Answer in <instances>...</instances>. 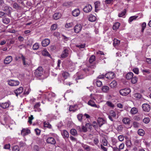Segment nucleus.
Returning <instances> with one entry per match:
<instances>
[{
  "mask_svg": "<svg viewBox=\"0 0 151 151\" xmlns=\"http://www.w3.org/2000/svg\"><path fill=\"white\" fill-rule=\"evenodd\" d=\"M43 69L42 67H39L35 71V75L37 78H40L43 74Z\"/></svg>",
  "mask_w": 151,
  "mask_h": 151,
  "instance_id": "f257e3e1",
  "label": "nucleus"
},
{
  "mask_svg": "<svg viewBox=\"0 0 151 151\" xmlns=\"http://www.w3.org/2000/svg\"><path fill=\"white\" fill-rule=\"evenodd\" d=\"M130 89L128 88H125L121 89L119 91L120 95L123 96H126L130 92Z\"/></svg>",
  "mask_w": 151,
  "mask_h": 151,
  "instance_id": "f03ea898",
  "label": "nucleus"
},
{
  "mask_svg": "<svg viewBox=\"0 0 151 151\" xmlns=\"http://www.w3.org/2000/svg\"><path fill=\"white\" fill-rule=\"evenodd\" d=\"M2 9L5 12L6 14H8L9 16H10L11 11L12 9L11 7L7 6L5 4L4 6L2 7Z\"/></svg>",
  "mask_w": 151,
  "mask_h": 151,
  "instance_id": "7ed1b4c3",
  "label": "nucleus"
},
{
  "mask_svg": "<svg viewBox=\"0 0 151 151\" xmlns=\"http://www.w3.org/2000/svg\"><path fill=\"white\" fill-rule=\"evenodd\" d=\"M8 84L11 86H16L19 84V82L17 80H10L7 81Z\"/></svg>",
  "mask_w": 151,
  "mask_h": 151,
  "instance_id": "20e7f679",
  "label": "nucleus"
},
{
  "mask_svg": "<svg viewBox=\"0 0 151 151\" xmlns=\"http://www.w3.org/2000/svg\"><path fill=\"white\" fill-rule=\"evenodd\" d=\"M23 64L25 67H28L31 64V62L30 60L29 61H26V59L25 57L22 55H21V58Z\"/></svg>",
  "mask_w": 151,
  "mask_h": 151,
  "instance_id": "39448f33",
  "label": "nucleus"
},
{
  "mask_svg": "<svg viewBox=\"0 0 151 151\" xmlns=\"http://www.w3.org/2000/svg\"><path fill=\"white\" fill-rule=\"evenodd\" d=\"M69 50V48H67L64 49V50L62 52L61 55V57L62 58H65L67 57L68 55V51Z\"/></svg>",
  "mask_w": 151,
  "mask_h": 151,
  "instance_id": "423d86ee",
  "label": "nucleus"
},
{
  "mask_svg": "<svg viewBox=\"0 0 151 151\" xmlns=\"http://www.w3.org/2000/svg\"><path fill=\"white\" fill-rule=\"evenodd\" d=\"M12 57L11 56H8L4 60V63L5 64H9L12 60Z\"/></svg>",
  "mask_w": 151,
  "mask_h": 151,
  "instance_id": "0eeeda50",
  "label": "nucleus"
},
{
  "mask_svg": "<svg viewBox=\"0 0 151 151\" xmlns=\"http://www.w3.org/2000/svg\"><path fill=\"white\" fill-rule=\"evenodd\" d=\"M142 108L145 111L149 112L150 110V106L147 104H144L142 105Z\"/></svg>",
  "mask_w": 151,
  "mask_h": 151,
  "instance_id": "6e6552de",
  "label": "nucleus"
},
{
  "mask_svg": "<svg viewBox=\"0 0 151 151\" xmlns=\"http://www.w3.org/2000/svg\"><path fill=\"white\" fill-rule=\"evenodd\" d=\"M88 104L93 107H96L99 108L100 107L99 105L97 106L95 103L94 101L92 100L91 99L88 102Z\"/></svg>",
  "mask_w": 151,
  "mask_h": 151,
  "instance_id": "1a4fd4ad",
  "label": "nucleus"
},
{
  "mask_svg": "<svg viewBox=\"0 0 151 151\" xmlns=\"http://www.w3.org/2000/svg\"><path fill=\"white\" fill-rule=\"evenodd\" d=\"M10 104V102L8 101L7 102L0 103V106L3 109H6L9 107Z\"/></svg>",
  "mask_w": 151,
  "mask_h": 151,
  "instance_id": "9d476101",
  "label": "nucleus"
},
{
  "mask_svg": "<svg viewBox=\"0 0 151 151\" xmlns=\"http://www.w3.org/2000/svg\"><path fill=\"white\" fill-rule=\"evenodd\" d=\"M92 9V7L91 5L87 4L83 8V11L86 13L90 12L91 11Z\"/></svg>",
  "mask_w": 151,
  "mask_h": 151,
  "instance_id": "9b49d317",
  "label": "nucleus"
},
{
  "mask_svg": "<svg viewBox=\"0 0 151 151\" xmlns=\"http://www.w3.org/2000/svg\"><path fill=\"white\" fill-rule=\"evenodd\" d=\"M114 73L112 72H109L105 75V77L108 79H110L113 78L114 77Z\"/></svg>",
  "mask_w": 151,
  "mask_h": 151,
  "instance_id": "f8f14e48",
  "label": "nucleus"
},
{
  "mask_svg": "<svg viewBox=\"0 0 151 151\" xmlns=\"http://www.w3.org/2000/svg\"><path fill=\"white\" fill-rule=\"evenodd\" d=\"M82 26L80 24H76L74 28V32L77 33L79 32L81 30Z\"/></svg>",
  "mask_w": 151,
  "mask_h": 151,
  "instance_id": "ddd939ff",
  "label": "nucleus"
},
{
  "mask_svg": "<svg viewBox=\"0 0 151 151\" xmlns=\"http://www.w3.org/2000/svg\"><path fill=\"white\" fill-rule=\"evenodd\" d=\"M50 42V40L47 38H46L43 40L42 42V44L43 47H46L48 46Z\"/></svg>",
  "mask_w": 151,
  "mask_h": 151,
  "instance_id": "4468645a",
  "label": "nucleus"
},
{
  "mask_svg": "<svg viewBox=\"0 0 151 151\" xmlns=\"http://www.w3.org/2000/svg\"><path fill=\"white\" fill-rule=\"evenodd\" d=\"M98 123L100 127L106 123V121L102 118H99L97 120Z\"/></svg>",
  "mask_w": 151,
  "mask_h": 151,
  "instance_id": "2eb2a0df",
  "label": "nucleus"
},
{
  "mask_svg": "<svg viewBox=\"0 0 151 151\" xmlns=\"http://www.w3.org/2000/svg\"><path fill=\"white\" fill-rule=\"evenodd\" d=\"M80 12V10L78 9H76L72 11V14L74 17H77L79 15Z\"/></svg>",
  "mask_w": 151,
  "mask_h": 151,
  "instance_id": "dca6fc26",
  "label": "nucleus"
},
{
  "mask_svg": "<svg viewBox=\"0 0 151 151\" xmlns=\"http://www.w3.org/2000/svg\"><path fill=\"white\" fill-rule=\"evenodd\" d=\"M23 90V88L22 87H20L18 88L14 91V93L17 96L22 93Z\"/></svg>",
  "mask_w": 151,
  "mask_h": 151,
  "instance_id": "f3484780",
  "label": "nucleus"
},
{
  "mask_svg": "<svg viewBox=\"0 0 151 151\" xmlns=\"http://www.w3.org/2000/svg\"><path fill=\"white\" fill-rule=\"evenodd\" d=\"M47 142L48 143L53 145L55 144L56 143L55 140V139L52 137L48 138L47 139Z\"/></svg>",
  "mask_w": 151,
  "mask_h": 151,
  "instance_id": "a211bd4d",
  "label": "nucleus"
},
{
  "mask_svg": "<svg viewBox=\"0 0 151 151\" xmlns=\"http://www.w3.org/2000/svg\"><path fill=\"white\" fill-rule=\"evenodd\" d=\"M61 134L64 139H68L69 138V135L68 132L65 130H64L61 132Z\"/></svg>",
  "mask_w": 151,
  "mask_h": 151,
  "instance_id": "6ab92c4d",
  "label": "nucleus"
},
{
  "mask_svg": "<svg viewBox=\"0 0 151 151\" xmlns=\"http://www.w3.org/2000/svg\"><path fill=\"white\" fill-rule=\"evenodd\" d=\"M30 132V131L29 130L24 129L21 131V134L23 136H25L29 133Z\"/></svg>",
  "mask_w": 151,
  "mask_h": 151,
  "instance_id": "aec40b11",
  "label": "nucleus"
},
{
  "mask_svg": "<svg viewBox=\"0 0 151 151\" xmlns=\"http://www.w3.org/2000/svg\"><path fill=\"white\" fill-rule=\"evenodd\" d=\"M123 123L129 125L130 123V120L129 118L125 117L122 120Z\"/></svg>",
  "mask_w": 151,
  "mask_h": 151,
  "instance_id": "412c9836",
  "label": "nucleus"
},
{
  "mask_svg": "<svg viewBox=\"0 0 151 151\" xmlns=\"http://www.w3.org/2000/svg\"><path fill=\"white\" fill-rule=\"evenodd\" d=\"M40 105V102H38L36 103L34 106V109H35V111H41L40 109V108H38L39 107Z\"/></svg>",
  "mask_w": 151,
  "mask_h": 151,
  "instance_id": "4be33fe9",
  "label": "nucleus"
},
{
  "mask_svg": "<svg viewBox=\"0 0 151 151\" xmlns=\"http://www.w3.org/2000/svg\"><path fill=\"white\" fill-rule=\"evenodd\" d=\"M62 76L64 79H66L69 77L70 74L68 72L63 71L62 73Z\"/></svg>",
  "mask_w": 151,
  "mask_h": 151,
  "instance_id": "5701e85b",
  "label": "nucleus"
},
{
  "mask_svg": "<svg viewBox=\"0 0 151 151\" xmlns=\"http://www.w3.org/2000/svg\"><path fill=\"white\" fill-rule=\"evenodd\" d=\"M117 84L116 81H113L110 84V87L112 88H115Z\"/></svg>",
  "mask_w": 151,
  "mask_h": 151,
  "instance_id": "b1692460",
  "label": "nucleus"
},
{
  "mask_svg": "<svg viewBox=\"0 0 151 151\" xmlns=\"http://www.w3.org/2000/svg\"><path fill=\"white\" fill-rule=\"evenodd\" d=\"M138 112L137 109L135 107L132 108L130 110V113L132 114H134Z\"/></svg>",
  "mask_w": 151,
  "mask_h": 151,
  "instance_id": "393cba45",
  "label": "nucleus"
},
{
  "mask_svg": "<svg viewBox=\"0 0 151 151\" xmlns=\"http://www.w3.org/2000/svg\"><path fill=\"white\" fill-rule=\"evenodd\" d=\"M96 17L92 15H90L89 17V20L91 22H94L96 21Z\"/></svg>",
  "mask_w": 151,
  "mask_h": 151,
  "instance_id": "a878e982",
  "label": "nucleus"
},
{
  "mask_svg": "<svg viewBox=\"0 0 151 151\" xmlns=\"http://www.w3.org/2000/svg\"><path fill=\"white\" fill-rule=\"evenodd\" d=\"M96 83L98 87H100L102 85V82L99 80H94L93 81V83Z\"/></svg>",
  "mask_w": 151,
  "mask_h": 151,
  "instance_id": "bb28decb",
  "label": "nucleus"
},
{
  "mask_svg": "<svg viewBox=\"0 0 151 151\" xmlns=\"http://www.w3.org/2000/svg\"><path fill=\"white\" fill-rule=\"evenodd\" d=\"M109 90V88L107 86H104L102 88V90L104 92L107 93Z\"/></svg>",
  "mask_w": 151,
  "mask_h": 151,
  "instance_id": "cd10ccee",
  "label": "nucleus"
},
{
  "mask_svg": "<svg viewBox=\"0 0 151 151\" xmlns=\"http://www.w3.org/2000/svg\"><path fill=\"white\" fill-rule=\"evenodd\" d=\"M60 17V14L58 13H55L53 15V17L54 19L57 20Z\"/></svg>",
  "mask_w": 151,
  "mask_h": 151,
  "instance_id": "c85d7f7f",
  "label": "nucleus"
},
{
  "mask_svg": "<svg viewBox=\"0 0 151 151\" xmlns=\"http://www.w3.org/2000/svg\"><path fill=\"white\" fill-rule=\"evenodd\" d=\"M120 26V23L118 22L115 23L113 27L114 30H116Z\"/></svg>",
  "mask_w": 151,
  "mask_h": 151,
  "instance_id": "c756f323",
  "label": "nucleus"
},
{
  "mask_svg": "<svg viewBox=\"0 0 151 151\" xmlns=\"http://www.w3.org/2000/svg\"><path fill=\"white\" fill-rule=\"evenodd\" d=\"M133 74L132 72H129L128 73L126 76V78L127 79H131L133 76Z\"/></svg>",
  "mask_w": 151,
  "mask_h": 151,
  "instance_id": "7c9ffc66",
  "label": "nucleus"
},
{
  "mask_svg": "<svg viewBox=\"0 0 151 151\" xmlns=\"http://www.w3.org/2000/svg\"><path fill=\"white\" fill-rule=\"evenodd\" d=\"M97 96H99L100 97H101V95L97 94H95L94 96L92 94H91L90 95L91 99H93L95 100H96L97 98L96 97H97Z\"/></svg>",
  "mask_w": 151,
  "mask_h": 151,
  "instance_id": "2f4dec72",
  "label": "nucleus"
},
{
  "mask_svg": "<svg viewBox=\"0 0 151 151\" xmlns=\"http://www.w3.org/2000/svg\"><path fill=\"white\" fill-rule=\"evenodd\" d=\"M2 22L3 23L6 24H7L10 22V20L9 19L5 17L3 19Z\"/></svg>",
  "mask_w": 151,
  "mask_h": 151,
  "instance_id": "473e14b6",
  "label": "nucleus"
},
{
  "mask_svg": "<svg viewBox=\"0 0 151 151\" xmlns=\"http://www.w3.org/2000/svg\"><path fill=\"white\" fill-rule=\"evenodd\" d=\"M83 147L87 151H89L91 150L90 147L88 145H86L83 144L82 145Z\"/></svg>",
  "mask_w": 151,
  "mask_h": 151,
  "instance_id": "72a5a7b5",
  "label": "nucleus"
},
{
  "mask_svg": "<svg viewBox=\"0 0 151 151\" xmlns=\"http://www.w3.org/2000/svg\"><path fill=\"white\" fill-rule=\"evenodd\" d=\"M71 134L74 136H76L77 135V132L76 130L75 129H71L70 130Z\"/></svg>",
  "mask_w": 151,
  "mask_h": 151,
  "instance_id": "f704fd0d",
  "label": "nucleus"
},
{
  "mask_svg": "<svg viewBox=\"0 0 151 151\" xmlns=\"http://www.w3.org/2000/svg\"><path fill=\"white\" fill-rule=\"evenodd\" d=\"M138 80V78L136 77H132L131 78V82L133 84H135L136 83Z\"/></svg>",
  "mask_w": 151,
  "mask_h": 151,
  "instance_id": "c9c22d12",
  "label": "nucleus"
},
{
  "mask_svg": "<svg viewBox=\"0 0 151 151\" xmlns=\"http://www.w3.org/2000/svg\"><path fill=\"white\" fill-rule=\"evenodd\" d=\"M42 55L44 56H49L50 55L46 49H44L42 52Z\"/></svg>",
  "mask_w": 151,
  "mask_h": 151,
  "instance_id": "e433bc0d",
  "label": "nucleus"
},
{
  "mask_svg": "<svg viewBox=\"0 0 151 151\" xmlns=\"http://www.w3.org/2000/svg\"><path fill=\"white\" fill-rule=\"evenodd\" d=\"M138 134L140 136H143L145 134V131L142 129H139L138 131Z\"/></svg>",
  "mask_w": 151,
  "mask_h": 151,
  "instance_id": "4c0bfd02",
  "label": "nucleus"
},
{
  "mask_svg": "<svg viewBox=\"0 0 151 151\" xmlns=\"http://www.w3.org/2000/svg\"><path fill=\"white\" fill-rule=\"evenodd\" d=\"M44 124L45 127H47L49 128H51L52 127L51 125L48 122H44Z\"/></svg>",
  "mask_w": 151,
  "mask_h": 151,
  "instance_id": "58836bf2",
  "label": "nucleus"
},
{
  "mask_svg": "<svg viewBox=\"0 0 151 151\" xmlns=\"http://www.w3.org/2000/svg\"><path fill=\"white\" fill-rule=\"evenodd\" d=\"M39 45L37 43H35L33 46V49L34 50H36L39 48Z\"/></svg>",
  "mask_w": 151,
  "mask_h": 151,
  "instance_id": "ea45409f",
  "label": "nucleus"
},
{
  "mask_svg": "<svg viewBox=\"0 0 151 151\" xmlns=\"http://www.w3.org/2000/svg\"><path fill=\"white\" fill-rule=\"evenodd\" d=\"M137 16H133L130 17L129 19V23L132 22L133 20L135 19L137 17Z\"/></svg>",
  "mask_w": 151,
  "mask_h": 151,
  "instance_id": "a19ab883",
  "label": "nucleus"
},
{
  "mask_svg": "<svg viewBox=\"0 0 151 151\" xmlns=\"http://www.w3.org/2000/svg\"><path fill=\"white\" fill-rule=\"evenodd\" d=\"M113 118H115L116 116V114L113 111H110V115H109Z\"/></svg>",
  "mask_w": 151,
  "mask_h": 151,
  "instance_id": "79ce46f5",
  "label": "nucleus"
},
{
  "mask_svg": "<svg viewBox=\"0 0 151 151\" xmlns=\"http://www.w3.org/2000/svg\"><path fill=\"white\" fill-rule=\"evenodd\" d=\"M13 151H19V148L18 146L15 145L12 147Z\"/></svg>",
  "mask_w": 151,
  "mask_h": 151,
  "instance_id": "37998d69",
  "label": "nucleus"
},
{
  "mask_svg": "<svg viewBox=\"0 0 151 151\" xmlns=\"http://www.w3.org/2000/svg\"><path fill=\"white\" fill-rule=\"evenodd\" d=\"M126 10L125 9L124 11L122 12L121 13H120L118 14V16L119 17H122L125 15L126 13Z\"/></svg>",
  "mask_w": 151,
  "mask_h": 151,
  "instance_id": "c03bdc74",
  "label": "nucleus"
},
{
  "mask_svg": "<svg viewBox=\"0 0 151 151\" xmlns=\"http://www.w3.org/2000/svg\"><path fill=\"white\" fill-rule=\"evenodd\" d=\"M95 60V56L92 55L90 58L89 61L90 63H92L93 61H94Z\"/></svg>",
  "mask_w": 151,
  "mask_h": 151,
  "instance_id": "a18cd8bd",
  "label": "nucleus"
},
{
  "mask_svg": "<svg viewBox=\"0 0 151 151\" xmlns=\"http://www.w3.org/2000/svg\"><path fill=\"white\" fill-rule=\"evenodd\" d=\"M150 119L149 117H146L143 120V122L145 124H148L150 121Z\"/></svg>",
  "mask_w": 151,
  "mask_h": 151,
  "instance_id": "49530a36",
  "label": "nucleus"
},
{
  "mask_svg": "<svg viewBox=\"0 0 151 151\" xmlns=\"http://www.w3.org/2000/svg\"><path fill=\"white\" fill-rule=\"evenodd\" d=\"M120 42V41L116 39H114V45H118Z\"/></svg>",
  "mask_w": 151,
  "mask_h": 151,
  "instance_id": "de8ad7c7",
  "label": "nucleus"
},
{
  "mask_svg": "<svg viewBox=\"0 0 151 151\" xmlns=\"http://www.w3.org/2000/svg\"><path fill=\"white\" fill-rule=\"evenodd\" d=\"M102 143H103V145L104 146H107V141L105 138H103L102 139Z\"/></svg>",
  "mask_w": 151,
  "mask_h": 151,
  "instance_id": "09e8293b",
  "label": "nucleus"
},
{
  "mask_svg": "<svg viewBox=\"0 0 151 151\" xmlns=\"http://www.w3.org/2000/svg\"><path fill=\"white\" fill-rule=\"evenodd\" d=\"M95 68V66H90L88 67V68L87 69H83V70L86 72L87 71H89L92 68Z\"/></svg>",
  "mask_w": 151,
  "mask_h": 151,
  "instance_id": "8fccbe9b",
  "label": "nucleus"
},
{
  "mask_svg": "<svg viewBox=\"0 0 151 151\" xmlns=\"http://www.w3.org/2000/svg\"><path fill=\"white\" fill-rule=\"evenodd\" d=\"M111 142L113 145H116V144L117 142V139L114 138H112Z\"/></svg>",
  "mask_w": 151,
  "mask_h": 151,
  "instance_id": "3c124183",
  "label": "nucleus"
},
{
  "mask_svg": "<svg viewBox=\"0 0 151 151\" xmlns=\"http://www.w3.org/2000/svg\"><path fill=\"white\" fill-rule=\"evenodd\" d=\"M96 10V9L100 6V3L99 1H97L94 3Z\"/></svg>",
  "mask_w": 151,
  "mask_h": 151,
  "instance_id": "603ef678",
  "label": "nucleus"
},
{
  "mask_svg": "<svg viewBox=\"0 0 151 151\" xmlns=\"http://www.w3.org/2000/svg\"><path fill=\"white\" fill-rule=\"evenodd\" d=\"M133 126L135 128H138L139 126V124L138 122H134L133 123Z\"/></svg>",
  "mask_w": 151,
  "mask_h": 151,
  "instance_id": "864d4df0",
  "label": "nucleus"
},
{
  "mask_svg": "<svg viewBox=\"0 0 151 151\" xmlns=\"http://www.w3.org/2000/svg\"><path fill=\"white\" fill-rule=\"evenodd\" d=\"M57 28V25L56 24L52 25L51 27V30H55Z\"/></svg>",
  "mask_w": 151,
  "mask_h": 151,
  "instance_id": "5fc2aeb1",
  "label": "nucleus"
},
{
  "mask_svg": "<svg viewBox=\"0 0 151 151\" xmlns=\"http://www.w3.org/2000/svg\"><path fill=\"white\" fill-rule=\"evenodd\" d=\"M93 142L95 145H97L99 142V140L97 138H95L93 139Z\"/></svg>",
  "mask_w": 151,
  "mask_h": 151,
  "instance_id": "6e6d98bb",
  "label": "nucleus"
},
{
  "mask_svg": "<svg viewBox=\"0 0 151 151\" xmlns=\"http://www.w3.org/2000/svg\"><path fill=\"white\" fill-rule=\"evenodd\" d=\"M82 117L83 115L82 114H80L77 115V118L78 120L80 122H81L82 121Z\"/></svg>",
  "mask_w": 151,
  "mask_h": 151,
  "instance_id": "4d7b16f0",
  "label": "nucleus"
},
{
  "mask_svg": "<svg viewBox=\"0 0 151 151\" xmlns=\"http://www.w3.org/2000/svg\"><path fill=\"white\" fill-rule=\"evenodd\" d=\"M118 139L119 141L122 142L124 140V137L123 136L120 135L118 137Z\"/></svg>",
  "mask_w": 151,
  "mask_h": 151,
  "instance_id": "13d9d810",
  "label": "nucleus"
},
{
  "mask_svg": "<svg viewBox=\"0 0 151 151\" xmlns=\"http://www.w3.org/2000/svg\"><path fill=\"white\" fill-rule=\"evenodd\" d=\"M134 96L136 98L140 99L141 97V95L139 93H136L134 94Z\"/></svg>",
  "mask_w": 151,
  "mask_h": 151,
  "instance_id": "bf43d9fd",
  "label": "nucleus"
},
{
  "mask_svg": "<svg viewBox=\"0 0 151 151\" xmlns=\"http://www.w3.org/2000/svg\"><path fill=\"white\" fill-rule=\"evenodd\" d=\"M73 25V23H70L67 24L65 25V27L67 28H69V27H72Z\"/></svg>",
  "mask_w": 151,
  "mask_h": 151,
  "instance_id": "052dcab7",
  "label": "nucleus"
},
{
  "mask_svg": "<svg viewBox=\"0 0 151 151\" xmlns=\"http://www.w3.org/2000/svg\"><path fill=\"white\" fill-rule=\"evenodd\" d=\"M142 32H143L144 31V30L146 27V23L145 22H143L142 25Z\"/></svg>",
  "mask_w": 151,
  "mask_h": 151,
  "instance_id": "680f3d73",
  "label": "nucleus"
},
{
  "mask_svg": "<svg viewBox=\"0 0 151 151\" xmlns=\"http://www.w3.org/2000/svg\"><path fill=\"white\" fill-rule=\"evenodd\" d=\"M124 147V143H122L119 146V148L121 150L123 149Z\"/></svg>",
  "mask_w": 151,
  "mask_h": 151,
  "instance_id": "e2e57ef3",
  "label": "nucleus"
},
{
  "mask_svg": "<svg viewBox=\"0 0 151 151\" xmlns=\"http://www.w3.org/2000/svg\"><path fill=\"white\" fill-rule=\"evenodd\" d=\"M34 119V117L32 115H31V116L29 117V120L28 121V122L31 124L32 123V121Z\"/></svg>",
  "mask_w": 151,
  "mask_h": 151,
  "instance_id": "0e129e2a",
  "label": "nucleus"
},
{
  "mask_svg": "<svg viewBox=\"0 0 151 151\" xmlns=\"http://www.w3.org/2000/svg\"><path fill=\"white\" fill-rule=\"evenodd\" d=\"M107 104L109 106L113 107H114V105L110 101H108L106 102Z\"/></svg>",
  "mask_w": 151,
  "mask_h": 151,
  "instance_id": "69168bd1",
  "label": "nucleus"
},
{
  "mask_svg": "<svg viewBox=\"0 0 151 151\" xmlns=\"http://www.w3.org/2000/svg\"><path fill=\"white\" fill-rule=\"evenodd\" d=\"M86 127L87 128L91 129L92 127V125L90 123H87L86 124Z\"/></svg>",
  "mask_w": 151,
  "mask_h": 151,
  "instance_id": "338daca9",
  "label": "nucleus"
},
{
  "mask_svg": "<svg viewBox=\"0 0 151 151\" xmlns=\"http://www.w3.org/2000/svg\"><path fill=\"white\" fill-rule=\"evenodd\" d=\"M113 151H121L120 149L117 147H112Z\"/></svg>",
  "mask_w": 151,
  "mask_h": 151,
  "instance_id": "774afa93",
  "label": "nucleus"
}]
</instances>
